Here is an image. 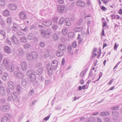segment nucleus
<instances>
[{"mask_svg": "<svg viewBox=\"0 0 122 122\" xmlns=\"http://www.w3.org/2000/svg\"><path fill=\"white\" fill-rule=\"evenodd\" d=\"M12 42L14 44L17 45L20 44V42L18 38L15 36H13L10 38Z\"/></svg>", "mask_w": 122, "mask_h": 122, "instance_id": "obj_4", "label": "nucleus"}, {"mask_svg": "<svg viewBox=\"0 0 122 122\" xmlns=\"http://www.w3.org/2000/svg\"><path fill=\"white\" fill-rule=\"evenodd\" d=\"M65 19L63 17H62L60 18L59 21L58 25L61 26L64 23V21H65Z\"/></svg>", "mask_w": 122, "mask_h": 122, "instance_id": "obj_26", "label": "nucleus"}, {"mask_svg": "<svg viewBox=\"0 0 122 122\" xmlns=\"http://www.w3.org/2000/svg\"><path fill=\"white\" fill-rule=\"evenodd\" d=\"M4 51L5 52L7 53H9L10 52V47L8 46H5L4 48Z\"/></svg>", "mask_w": 122, "mask_h": 122, "instance_id": "obj_25", "label": "nucleus"}, {"mask_svg": "<svg viewBox=\"0 0 122 122\" xmlns=\"http://www.w3.org/2000/svg\"><path fill=\"white\" fill-rule=\"evenodd\" d=\"M6 91L9 94H10V91L9 88H8L6 89Z\"/></svg>", "mask_w": 122, "mask_h": 122, "instance_id": "obj_64", "label": "nucleus"}, {"mask_svg": "<svg viewBox=\"0 0 122 122\" xmlns=\"http://www.w3.org/2000/svg\"><path fill=\"white\" fill-rule=\"evenodd\" d=\"M64 7L63 5H59L58 6V10L60 13H62L64 12Z\"/></svg>", "mask_w": 122, "mask_h": 122, "instance_id": "obj_17", "label": "nucleus"}, {"mask_svg": "<svg viewBox=\"0 0 122 122\" xmlns=\"http://www.w3.org/2000/svg\"><path fill=\"white\" fill-rule=\"evenodd\" d=\"M12 28L13 30L14 31H16L18 29V26L15 24H13Z\"/></svg>", "mask_w": 122, "mask_h": 122, "instance_id": "obj_48", "label": "nucleus"}, {"mask_svg": "<svg viewBox=\"0 0 122 122\" xmlns=\"http://www.w3.org/2000/svg\"><path fill=\"white\" fill-rule=\"evenodd\" d=\"M20 40V41L21 42H25L27 41L26 38L24 36L21 37Z\"/></svg>", "mask_w": 122, "mask_h": 122, "instance_id": "obj_38", "label": "nucleus"}, {"mask_svg": "<svg viewBox=\"0 0 122 122\" xmlns=\"http://www.w3.org/2000/svg\"><path fill=\"white\" fill-rule=\"evenodd\" d=\"M68 37L70 38V39H71L73 38L74 35V33L72 32H70L68 34Z\"/></svg>", "mask_w": 122, "mask_h": 122, "instance_id": "obj_36", "label": "nucleus"}, {"mask_svg": "<svg viewBox=\"0 0 122 122\" xmlns=\"http://www.w3.org/2000/svg\"><path fill=\"white\" fill-rule=\"evenodd\" d=\"M6 116L9 115L8 114H6ZM2 122H10V120L7 116L4 117L2 119Z\"/></svg>", "mask_w": 122, "mask_h": 122, "instance_id": "obj_19", "label": "nucleus"}, {"mask_svg": "<svg viewBox=\"0 0 122 122\" xmlns=\"http://www.w3.org/2000/svg\"><path fill=\"white\" fill-rule=\"evenodd\" d=\"M35 73L32 71H28L26 72V75L29 77L30 76L31 74H33Z\"/></svg>", "mask_w": 122, "mask_h": 122, "instance_id": "obj_37", "label": "nucleus"}, {"mask_svg": "<svg viewBox=\"0 0 122 122\" xmlns=\"http://www.w3.org/2000/svg\"><path fill=\"white\" fill-rule=\"evenodd\" d=\"M11 95L14 101L18 102H19V100L18 95L16 92H12L11 94Z\"/></svg>", "mask_w": 122, "mask_h": 122, "instance_id": "obj_5", "label": "nucleus"}, {"mask_svg": "<svg viewBox=\"0 0 122 122\" xmlns=\"http://www.w3.org/2000/svg\"><path fill=\"white\" fill-rule=\"evenodd\" d=\"M104 120L105 122H110V119L108 118H106Z\"/></svg>", "mask_w": 122, "mask_h": 122, "instance_id": "obj_57", "label": "nucleus"}, {"mask_svg": "<svg viewBox=\"0 0 122 122\" xmlns=\"http://www.w3.org/2000/svg\"><path fill=\"white\" fill-rule=\"evenodd\" d=\"M19 16L20 18L23 20L25 19L26 18V15L25 14V12L23 11L20 12Z\"/></svg>", "mask_w": 122, "mask_h": 122, "instance_id": "obj_9", "label": "nucleus"}, {"mask_svg": "<svg viewBox=\"0 0 122 122\" xmlns=\"http://www.w3.org/2000/svg\"><path fill=\"white\" fill-rule=\"evenodd\" d=\"M119 107L118 106H116L115 107H113L112 108V110H116L118 109Z\"/></svg>", "mask_w": 122, "mask_h": 122, "instance_id": "obj_61", "label": "nucleus"}, {"mask_svg": "<svg viewBox=\"0 0 122 122\" xmlns=\"http://www.w3.org/2000/svg\"><path fill=\"white\" fill-rule=\"evenodd\" d=\"M26 57L28 61H30L33 59L32 55L29 53L26 54Z\"/></svg>", "mask_w": 122, "mask_h": 122, "instance_id": "obj_30", "label": "nucleus"}, {"mask_svg": "<svg viewBox=\"0 0 122 122\" xmlns=\"http://www.w3.org/2000/svg\"><path fill=\"white\" fill-rule=\"evenodd\" d=\"M46 68L48 71V74L50 76L52 74L53 71L56 70L55 68H53V67L49 64H47Z\"/></svg>", "mask_w": 122, "mask_h": 122, "instance_id": "obj_1", "label": "nucleus"}, {"mask_svg": "<svg viewBox=\"0 0 122 122\" xmlns=\"http://www.w3.org/2000/svg\"><path fill=\"white\" fill-rule=\"evenodd\" d=\"M16 34L18 36H22L24 35V33L21 32L20 30H18L16 32Z\"/></svg>", "mask_w": 122, "mask_h": 122, "instance_id": "obj_44", "label": "nucleus"}, {"mask_svg": "<svg viewBox=\"0 0 122 122\" xmlns=\"http://www.w3.org/2000/svg\"><path fill=\"white\" fill-rule=\"evenodd\" d=\"M31 55L33 59L36 58L38 56L37 53L36 52H34L32 53Z\"/></svg>", "mask_w": 122, "mask_h": 122, "instance_id": "obj_32", "label": "nucleus"}, {"mask_svg": "<svg viewBox=\"0 0 122 122\" xmlns=\"http://www.w3.org/2000/svg\"><path fill=\"white\" fill-rule=\"evenodd\" d=\"M58 48L60 49V50H65L66 49V46L62 44H61L58 46Z\"/></svg>", "mask_w": 122, "mask_h": 122, "instance_id": "obj_27", "label": "nucleus"}, {"mask_svg": "<svg viewBox=\"0 0 122 122\" xmlns=\"http://www.w3.org/2000/svg\"><path fill=\"white\" fill-rule=\"evenodd\" d=\"M111 16L112 18V19H115L116 18V15H115L114 14H113L111 15Z\"/></svg>", "mask_w": 122, "mask_h": 122, "instance_id": "obj_59", "label": "nucleus"}, {"mask_svg": "<svg viewBox=\"0 0 122 122\" xmlns=\"http://www.w3.org/2000/svg\"><path fill=\"white\" fill-rule=\"evenodd\" d=\"M2 66L4 67V69H7L9 65L8 61L6 60H4L3 61Z\"/></svg>", "mask_w": 122, "mask_h": 122, "instance_id": "obj_10", "label": "nucleus"}, {"mask_svg": "<svg viewBox=\"0 0 122 122\" xmlns=\"http://www.w3.org/2000/svg\"><path fill=\"white\" fill-rule=\"evenodd\" d=\"M0 34L1 35L3 36L4 39L5 38L6 36V34L4 30H0Z\"/></svg>", "mask_w": 122, "mask_h": 122, "instance_id": "obj_29", "label": "nucleus"}, {"mask_svg": "<svg viewBox=\"0 0 122 122\" xmlns=\"http://www.w3.org/2000/svg\"><path fill=\"white\" fill-rule=\"evenodd\" d=\"M8 76V74L7 73H4L2 76L1 78L3 80L5 81L7 80V78Z\"/></svg>", "mask_w": 122, "mask_h": 122, "instance_id": "obj_20", "label": "nucleus"}, {"mask_svg": "<svg viewBox=\"0 0 122 122\" xmlns=\"http://www.w3.org/2000/svg\"><path fill=\"white\" fill-rule=\"evenodd\" d=\"M6 22L8 24H11L12 23L11 19L10 17H8L6 20Z\"/></svg>", "mask_w": 122, "mask_h": 122, "instance_id": "obj_43", "label": "nucleus"}, {"mask_svg": "<svg viewBox=\"0 0 122 122\" xmlns=\"http://www.w3.org/2000/svg\"><path fill=\"white\" fill-rule=\"evenodd\" d=\"M14 74L15 76H16L17 78L20 79L23 78L24 76V74L21 71H15Z\"/></svg>", "mask_w": 122, "mask_h": 122, "instance_id": "obj_3", "label": "nucleus"}, {"mask_svg": "<svg viewBox=\"0 0 122 122\" xmlns=\"http://www.w3.org/2000/svg\"><path fill=\"white\" fill-rule=\"evenodd\" d=\"M62 34L64 35H66L67 33V29L66 28H65L62 30Z\"/></svg>", "mask_w": 122, "mask_h": 122, "instance_id": "obj_47", "label": "nucleus"}, {"mask_svg": "<svg viewBox=\"0 0 122 122\" xmlns=\"http://www.w3.org/2000/svg\"><path fill=\"white\" fill-rule=\"evenodd\" d=\"M28 81L25 79H23L22 80L21 84L22 86L25 87L26 86L28 85Z\"/></svg>", "mask_w": 122, "mask_h": 122, "instance_id": "obj_12", "label": "nucleus"}, {"mask_svg": "<svg viewBox=\"0 0 122 122\" xmlns=\"http://www.w3.org/2000/svg\"><path fill=\"white\" fill-rule=\"evenodd\" d=\"M40 46L41 47H43L45 46V44L44 42H41L40 43Z\"/></svg>", "mask_w": 122, "mask_h": 122, "instance_id": "obj_55", "label": "nucleus"}, {"mask_svg": "<svg viewBox=\"0 0 122 122\" xmlns=\"http://www.w3.org/2000/svg\"><path fill=\"white\" fill-rule=\"evenodd\" d=\"M56 54L58 57H60L64 55V53L62 51L58 50L56 51Z\"/></svg>", "mask_w": 122, "mask_h": 122, "instance_id": "obj_18", "label": "nucleus"}, {"mask_svg": "<svg viewBox=\"0 0 122 122\" xmlns=\"http://www.w3.org/2000/svg\"><path fill=\"white\" fill-rule=\"evenodd\" d=\"M21 68L23 71H25L27 68V66L26 63L25 62H22L21 64Z\"/></svg>", "mask_w": 122, "mask_h": 122, "instance_id": "obj_14", "label": "nucleus"}, {"mask_svg": "<svg viewBox=\"0 0 122 122\" xmlns=\"http://www.w3.org/2000/svg\"><path fill=\"white\" fill-rule=\"evenodd\" d=\"M27 38L29 40H31L34 39V36L32 33H31L28 36Z\"/></svg>", "mask_w": 122, "mask_h": 122, "instance_id": "obj_41", "label": "nucleus"}, {"mask_svg": "<svg viewBox=\"0 0 122 122\" xmlns=\"http://www.w3.org/2000/svg\"><path fill=\"white\" fill-rule=\"evenodd\" d=\"M30 46V45L29 44L26 43L25 44L24 47L25 49H27L29 48Z\"/></svg>", "mask_w": 122, "mask_h": 122, "instance_id": "obj_54", "label": "nucleus"}, {"mask_svg": "<svg viewBox=\"0 0 122 122\" xmlns=\"http://www.w3.org/2000/svg\"><path fill=\"white\" fill-rule=\"evenodd\" d=\"M58 18V17H54L52 19L53 21V22L55 23H57Z\"/></svg>", "mask_w": 122, "mask_h": 122, "instance_id": "obj_50", "label": "nucleus"}, {"mask_svg": "<svg viewBox=\"0 0 122 122\" xmlns=\"http://www.w3.org/2000/svg\"><path fill=\"white\" fill-rule=\"evenodd\" d=\"M34 90L33 89H32L30 90L28 93L29 96H30L34 92Z\"/></svg>", "mask_w": 122, "mask_h": 122, "instance_id": "obj_51", "label": "nucleus"}, {"mask_svg": "<svg viewBox=\"0 0 122 122\" xmlns=\"http://www.w3.org/2000/svg\"><path fill=\"white\" fill-rule=\"evenodd\" d=\"M1 109L3 112L7 111L10 109V106L7 104L1 107Z\"/></svg>", "mask_w": 122, "mask_h": 122, "instance_id": "obj_6", "label": "nucleus"}, {"mask_svg": "<svg viewBox=\"0 0 122 122\" xmlns=\"http://www.w3.org/2000/svg\"><path fill=\"white\" fill-rule=\"evenodd\" d=\"M83 28L81 27H76L74 29V30L76 32H79L82 30Z\"/></svg>", "mask_w": 122, "mask_h": 122, "instance_id": "obj_33", "label": "nucleus"}, {"mask_svg": "<svg viewBox=\"0 0 122 122\" xmlns=\"http://www.w3.org/2000/svg\"><path fill=\"white\" fill-rule=\"evenodd\" d=\"M35 102H36L34 101H32V103L30 105V107H32L33 106L35 105Z\"/></svg>", "mask_w": 122, "mask_h": 122, "instance_id": "obj_63", "label": "nucleus"}, {"mask_svg": "<svg viewBox=\"0 0 122 122\" xmlns=\"http://www.w3.org/2000/svg\"><path fill=\"white\" fill-rule=\"evenodd\" d=\"M5 69L2 67L0 68V75H1L3 73Z\"/></svg>", "mask_w": 122, "mask_h": 122, "instance_id": "obj_53", "label": "nucleus"}, {"mask_svg": "<svg viewBox=\"0 0 122 122\" xmlns=\"http://www.w3.org/2000/svg\"><path fill=\"white\" fill-rule=\"evenodd\" d=\"M57 28V26L56 25H54L52 26V28L53 30H56Z\"/></svg>", "mask_w": 122, "mask_h": 122, "instance_id": "obj_58", "label": "nucleus"}, {"mask_svg": "<svg viewBox=\"0 0 122 122\" xmlns=\"http://www.w3.org/2000/svg\"><path fill=\"white\" fill-rule=\"evenodd\" d=\"M3 14L4 16H7L10 15V13L9 10L6 9L4 11Z\"/></svg>", "mask_w": 122, "mask_h": 122, "instance_id": "obj_28", "label": "nucleus"}, {"mask_svg": "<svg viewBox=\"0 0 122 122\" xmlns=\"http://www.w3.org/2000/svg\"><path fill=\"white\" fill-rule=\"evenodd\" d=\"M5 89L4 86H0V93L1 94L3 95H4L5 94Z\"/></svg>", "mask_w": 122, "mask_h": 122, "instance_id": "obj_22", "label": "nucleus"}, {"mask_svg": "<svg viewBox=\"0 0 122 122\" xmlns=\"http://www.w3.org/2000/svg\"><path fill=\"white\" fill-rule=\"evenodd\" d=\"M76 45H77L76 42H73L72 44V46L74 48H75L76 46Z\"/></svg>", "mask_w": 122, "mask_h": 122, "instance_id": "obj_60", "label": "nucleus"}, {"mask_svg": "<svg viewBox=\"0 0 122 122\" xmlns=\"http://www.w3.org/2000/svg\"><path fill=\"white\" fill-rule=\"evenodd\" d=\"M87 70L88 68H87L85 69L84 70H83L82 71L81 74V77H83L85 75L86 73Z\"/></svg>", "mask_w": 122, "mask_h": 122, "instance_id": "obj_42", "label": "nucleus"}, {"mask_svg": "<svg viewBox=\"0 0 122 122\" xmlns=\"http://www.w3.org/2000/svg\"><path fill=\"white\" fill-rule=\"evenodd\" d=\"M8 70L10 72H12L14 71V66H11L9 67H8L7 68Z\"/></svg>", "mask_w": 122, "mask_h": 122, "instance_id": "obj_39", "label": "nucleus"}, {"mask_svg": "<svg viewBox=\"0 0 122 122\" xmlns=\"http://www.w3.org/2000/svg\"><path fill=\"white\" fill-rule=\"evenodd\" d=\"M52 22V21L51 20H49L43 21L42 24L46 26L49 27L51 25Z\"/></svg>", "mask_w": 122, "mask_h": 122, "instance_id": "obj_8", "label": "nucleus"}, {"mask_svg": "<svg viewBox=\"0 0 122 122\" xmlns=\"http://www.w3.org/2000/svg\"><path fill=\"white\" fill-rule=\"evenodd\" d=\"M20 86V85H17L16 89L18 93H20L21 92Z\"/></svg>", "mask_w": 122, "mask_h": 122, "instance_id": "obj_46", "label": "nucleus"}, {"mask_svg": "<svg viewBox=\"0 0 122 122\" xmlns=\"http://www.w3.org/2000/svg\"><path fill=\"white\" fill-rule=\"evenodd\" d=\"M58 2L60 4H63L64 3L63 0H58Z\"/></svg>", "mask_w": 122, "mask_h": 122, "instance_id": "obj_62", "label": "nucleus"}, {"mask_svg": "<svg viewBox=\"0 0 122 122\" xmlns=\"http://www.w3.org/2000/svg\"><path fill=\"white\" fill-rule=\"evenodd\" d=\"M44 69V68L43 67L39 68L36 71V74L38 75H41L43 72Z\"/></svg>", "mask_w": 122, "mask_h": 122, "instance_id": "obj_13", "label": "nucleus"}, {"mask_svg": "<svg viewBox=\"0 0 122 122\" xmlns=\"http://www.w3.org/2000/svg\"><path fill=\"white\" fill-rule=\"evenodd\" d=\"M31 74V75L28 77L30 78V80L31 82L34 81L36 79V76L34 74Z\"/></svg>", "mask_w": 122, "mask_h": 122, "instance_id": "obj_23", "label": "nucleus"}, {"mask_svg": "<svg viewBox=\"0 0 122 122\" xmlns=\"http://www.w3.org/2000/svg\"><path fill=\"white\" fill-rule=\"evenodd\" d=\"M5 4V3L4 0H0V6L3 7L4 6Z\"/></svg>", "mask_w": 122, "mask_h": 122, "instance_id": "obj_49", "label": "nucleus"}, {"mask_svg": "<svg viewBox=\"0 0 122 122\" xmlns=\"http://www.w3.org/2000/svg\"><path fill=\"white\" fill-rule=\"evenodd\" d=\"M0 24L3 26L4 27L5 26V22L3 20L1 21Z\"/></svg>", "mask_w": 122, "mask_h": 122, "instance_id": "obj_56", "label": "nucleus"}, {"mask_svg": "<svg viewBox=\"0 0 122 122\" xmlns=\"http://www.w3.org/2000/svg\"><path fill=\"white\" fill-rule=\"evenodd\" d=\"M7 84L8 86L11 90H13L15 87V86L14 83L11 81H9L7 82Z\"/></svg>", "mask_w": 122, "mask_h": 122, "instance_id": "obj_7", "label": "nucleus"}, {"mask_svg": "<svg viewBox=\"0 0 122 122\" xmlns=\"http://www.w3.org/2000/svg\"><path fill=\"white\" fill-rule=\"evenodd\" d=\"M53 39L55 41H57L59 39V36L56 33H54L53 35Z\"/></svg>", "mask_w": 122, "mask_h": 122, "instance_id": "obj_35", "label": "nucleus"}, {"mask_svg": "<svg viewBox=\"0 0 122 122\" xmlns=\"http://www.w3.org/2000/svg\"><path fill=\"white\" fill-rule=\"evenodd\" d=\"M21 29L23 31L25 32L27 31L28 30V28L26 26H25L24 28H21Z\"/></svg>", "mask_w": 122, "mask_h": 122, "instance_id": "obj_52", "label": "nucleus"}, {"mask_svg": "<svg viewBox=\"0 0 122 122\" xmlns=\"http://www.w3.org/2000/svg\"><path fill=\"white\" fill-rule=\"evenodd\" d=\"M80 34H78V36L77 38V39L78 40H79L78 41V43L79 44H80L83 41V39H82L80 38Z\"/></svg>", "mask_w": 122, "mask_h": 122, "instance_id": "obj_45", "label": "nucleus"}, {"mask_svg": "<svg viewBox=\"0 0 122 122\" xmlns=\"http://www.w3.org/2000/svg\"><path fill=\"white\" fill-rule=\"evenodd\" d=\"M19 55L20 56H22L24 54V51L22 49H19L17 51Z\"/></svg>", "mask_w": 122, "mask_h": 122, "instance_id": "obj_31", "label": "nucleus"}, {"mask_svg": "<svg viewBox=\"0 0 122 122\" xmlns=\"http://www.w3.org/2000/svg\"><path fill=\"white\" fill-rule=\"evenodd\" d=\"M65 23L66 25L67 26H70L71 25V22L69 20L68 18L65 19Z\"/></svg>", "mask_w": 122, "mask_h": 122, "instance_id": "obj_24", "label": "nucleus"}, {"mask_svg": "<svg viewBox=\"0 0 122 122\" xmlns=\"http://www.w3.org/2000/svg\"><path fill=\"white\" fill-rule=\"evenodd\" d=\"M8 7L10 10H16L17 8L16 5L15 4H13L9 5Z\"/></svg>", "mask_w": 122, "mask_h": 122, "instance_id": "obj_11", "label": "nucleus"}, {"mask_svg": "<svg viewBox=\"0 0 122 122\" xmlns=\"http://www.w3.org/2000/svg\"><path fill=\"white\" fill-rule=\"evenodd\" d=\"M41 34L44 37L45 36L48 35L51 33V30L49 29H42L40 30Z\"/></svg>", "mask_w": 122, "mask_h": 122, "instance_id": "obj_2", "label": "nucleus"}, {"mask_svg": "<svg viewBox=\"0 0 122 122\" xmlns=\"http://www.w3.org/2000/svg\"><path fill=\"white\" fill-rule=\"evenodd\" d=\"M112 116L114 120H116L118 118L117 117L116 115V113L115 112H112Z\"/></svg>", "mask_w": 122, "mask_h": 122, "instance_id": "obj_40", "label": "nucleus"}, {"mask_svg": "<svg viewBox=\"0 0 122 122\" xmlns=\"http://www.w3.org/2000/svg\"><path fill=\"white\" fill-rule=\"evenodd\" d=\"M43 55L45 57H47L49 56V51L48 50H45L42 52Z\"/></svg>", "mask_w": 122, "mask_h": 122, "instance_id": "obj_21", "label": "nucleus"}, {"mask_svg": "<svg viewBox=\"0 0 122 122\" xmlns=\"http://www.w3.org/2000/svg\"><path fill=\"white\" fill-rule=\"evenodd\" d=\"M76 4L79 6L84 7L85 5V3L81 0L78 1L76 3Z\"/></svg>", "mask_w": 122, "mask_h": 122, "instance_id": "obj_15", "label": "nucleus"}, {"mask_svg": "<svg viewBox=\"0 0 122 122\" xmlns=\"http://www.w3.org/2000/svg\"><path fill=\"white\" fill-rule=\"evenodd\" d=\"M109 113L108 112L106 111L105 112H102L100 113V115L101 116H105L109 115Z\"/></svg>", "mask_w": 122, "mask_h": 122, "instance_id": "obj_34", "label": "nucleus"}, {"mask_svg": "<svg viewBox=\"0 0 122 122\" xmlns=\"http://www.w3.org/2000/svg\"><path fill=\"white\" fill-rule=\"evenodd\" d=\"M58 62L57 61L53 60L52 61L51 65L53 67V68H55L56 69L58 66Z\"/></svg>", "mask_w": 122, "mask_h": 122, "instance_id": "obj_16", "label": "nucleus"}]
</instances>
